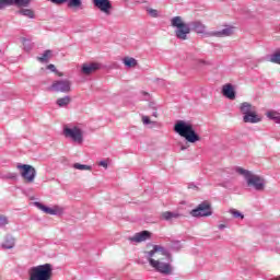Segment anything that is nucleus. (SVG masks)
Here are the masks:
<instances>
[{"instance_id": "37", "label": "nucleus", "mask_w": 280, "mask_h": 280, "mask_svg": "<svg viewBox=\"0 0 280 280\" xmlns=\"http://www.w3.org/2000/svg\"><path fill=\"white\" fill-rule=\"evenodd\" d=\"M153 117H159V113L156 112V109H154V112L152 113Z\"/></svg>"}, {"instance_id": "11", "label": "nucleus", "mask_w": 280, "mask_h": 280, "mask_svg": "<svg viewBox=\"0 0 280 280\" xmlns=\"http://www.w3.org/2000/svg\"><path fill=\"white\" fill-rule=\"evenodd\" d=\"M51 3L56 5H62V3H68V8H72L74 10H84V4L82 0H49Z\"/></svg>"}, {"instance_id": "33", "label": "nucleus", "mask_w": 280, "mask_h": 280, "mask_svg": "<svg viewBox=\"0 0 280 280\" xmlns=\"http://www.w3.org/2000/svg\"><path fill=\"white\" fill-rule=\"evenodd\" d=\"M149 108H151L152 110H156L158 108L156 103L154 102L149 103Z\"/></svg>"}, {"instance_id": "20", "label": "nucleus", "mask_w": 280, "mask_h": 280, "mask_svg": "<svg viewBox=\"0 0 280 280\" xmlns=\"http://www.w3.org/2000/svg\"><path fill=\"white\" fill-rule=\"evenodd\" d=\"M122 62H124L125 67H127L128 69H132V68L137 67V65H138L137 59H135L132 57H125L122 59Z\"/></svg>"}, {"instance_id": "10", "label": "nucleus", "mask_w": 280, "mask_h": 280, "mask_svg": "<svg viewBox=\"0 0 280 280\" xmlns=\"http://www.w3.org/2000/svg\"><path fill=\"white\" fill-rule=\"evenodd\" d=\"M49 91H54L55 93H70L71 92V81H69V80L54 81L49 88Z\"/></svg>"}, {"instance_id": "36", "label": "nucleus", "mask_w": 280, "mask_h": 280, "mask_svg": "<svg viewBox=\"0 0 280 280\" xmlns=\"http://www.w3.org/2000/svg\"><path fill=\"white\" fill-rule=\"evenodd\" d=\"M100 165L102 166V167H105V170L108 167V162L107 161H101L100 162Z\"/></svg>"}, {"instance_id": "19", "label": "nucleus", "mask_w": 280, "mask_h": 280, "mask_svg": "<svg viewBox=\"0 0 280 280\" xmlns=\"http://www.w3.org/2000/svg\"><path fill=\"white\" fill-rule=\"evenodd\" d=\"M163 220H166V222H170L172 220H178L180 218V213L178 212H172V211H165L161 214Z\"/></svg>"}, {"instance_id": "26", "label": "nucleus", "mask_w": 280, "mask_h": 280, "mask_svg": "<svg viewBox=\"0 0 280 280\" xmlns=\"http://www.w3.org/2000/svg\"><path fill=\"white\" fill-rule=\"evenodd\" d=\"M51 58V50H45L42 57L38 58L40 62H47Z\"/></svg>"}, {"instance_id": "38", "label": "nucleus", "mask_w": 280, "mask_h": 280, "mask_svg": "<svg viewBox=\"0 0 280 280\" xmlns=\"http://www.w3.org/2000/svg\"><path fill=\"white\" fill-rule=\"evenodd\" d=\"M275 122H276V124H280V114L278 115V117H276Z\"/></svg>"}, {"instance_id": "23", "label": "nucleus", "mask_w": 280, "mask_h": 280, "mask_svg": "<svg viewBox=\"0 0 280 280\" xmlns=\"http://www.w3.org/2000/svg\"><path fill=\"white\" fill-rule=\"evenodd\" d=\"M73 168L80 170L81 172H84V171L91 172V170H93L91 165L80 164V163H74Z\"/></svg>"}, {"instance_id": "5", "label": "nucleus", "mask_w": 280, "mask_h": 280, "mask_svg": "<svg viewBox=\"0 0 280 280\" xmlns=\"http://www.w3.org/2000/svg\"><path fill=\"white\" fill-rule=\"evenodd\" d=\"M240 112L243 115L244 124H259L261 121V116L257 114V107L248 102L240 105Z\"/></svg>"}, {"instance_id": "34", "label": "nucleus", "mask_w": 280, "mask_h": 280, "mask_svg": "<svg viewBox=\"0 0 280 280\" xmlns=\"http://www.w3.org/2000/svg\"><path fill=\"white\" fill-rule=\"evenodd\" d=\"M141 93L143 95L142 100H145L148 102V100H150V93H148V92H141Z\"/></svg>"}, {"instance_id": "14", "label": "nucleus", "mask_w": 280, "mask_h": 280, "mask_svg": "<svg viewBox=\"0 0 280 280\" xmlns=\"http://www.w3.org/2000/svg\"><path fill=\"white\" fill-rule=\"evenodd\" d=\"M93 3L95 8H98L101 12H104V14L110 15V10H113V4L110 3V0H93Z\"/></svg>"}, {"instance_id": "13", "label": "nucleus", "mask_w": 280, "mask_h": 280, "mask_svg": "<svg viewBox=\"0 0 280 280\" xmlns=\"http://www.w3.org/2000/svg\"><path fill=\"white\" fill-rule=\"evenodd\" d=\"M30 0H0V10L8 8V5H18L19 8H27Z\"/></svg>"}, {"instance_id": "40", "label": "nucleus", "mask_w": 280, "mask_h": 280, "mask_svg": "<svg viewBox=\"0 0 280 280\" xmlns=\"http://www.w3.org/2000/svg\"><path fill=\"white\" fill-rule=\"evenodd\" d=\"M59 77H62V73H58Z\"/></svg>"}, {"instance_id": "2", "label": "nucleus", "mask_w": 280, "mask_h": 280, "mask_svg": "<svg viewBox=\"0 0 280 280\" xmlns=\"http://www.w3.org/2000/svg\"><path fill=\"white\" fill-rule=\"evenodd\" d=\"M163 257L172 261V254L161 245H154L152 250L147 252V259L151 268H154V270L161 275H172L174 267H172L170 262L163 261Z\"/></svg>"}, {"instance_id": "18", "label": "nucleus", "mask_w": 280, "mask_h": 280, "mask_svg": "<svg viewBox=\"0 0 280 280\" xmlns=\"http://www.w3.org/2000/svg\"><path fill=\"white\" fill-rule=\"evenodd\" d=\"M15 242L16 241H15L14 236L7 235L4 237V242L2 243V248H4L5 250H10V249H12L14 247Z\"/></svg>"}, {"instance_id": "25", "label": "nucleus", "mask_w": 280, "mask_h": 280, "mask_svg": "<svg viewBox=\"0 0 280 280\" xmlns=\"http://www.w3.org/2000/svg\"><path fill=\"white\" fill-rule=\"evenodd\" d=\"M270 62H273V65H280V50H276L270 56Z\"/></svg>"}, {"instance_id": "1", "label": "nucleus", "mask_w": 280, "mask_h": 280, "mask_svg": "<svg viewBox=\"0 0 280 280\" xmlns=\"http://www.w3.org/2000/svg\"><path fill=\"white\" fill-rule=\"evenodd\" d=\"M171 27L175 28L174 34L178 40H187V37L192 32L196 34H205L208 37L214 36L215 38H226V36H232L233 27L228 26L221 31L207 32V26L200 21H194L187 24L182 16L177 15L171 19Z\"/></svg>"}, {"instance_id": "21", "label": "nucleus", "mask_w": 280, "mask_h": 280, "mask_svg": "<svg viewBox=\"0 0 280 280\" xmlns=\"http://www.w3.org/2000/svg\"><path fill=\"white\" fill-rule=\"evenodd\" d=\"M56 104L59 105L60 108H65V106H69V104H71V97L65 96V97L58 98Z\"/></svg>"}, {"instance_id": "29", "label": "nucleus", "mask_w": 280, "mask_h": 280, "mask_svg": "<svg viewBox=\"0 0 280 280\" xmlns=\"http://www.w3.org/2000/svg\"><path fill=\"white\" fill-rule=\"evenodd\" d=\"M279 113H277V112H268L267 113V117L269 118V119H272V121H275L276 119H277V117H279Z\"/></svg>"}, {"instance_id": "9", "label": "nucleus", "mask_w": 280, "mask_h": 280, "mask_svg": "<svg viewBox=\"0 0 280 280\" xmlns=\"http://www.w3.org/2000/svg\"><path fill=\"white\" fill-rule=\"evenodd\" d=\"M18 170H21V176L27 183H34L36 178V168L30 164H19Z\"/></svg>"}, {"instance_id": "35", "label": "nucleus", "mask_w": 280, "mask_h": 280, "mask_svg": "<svg viewBox=\"0 0 280 280\" xmlns=\"http://www.w3.org/2000/svg\"><path fill=\"white\" fill-rule=\"evenodd\" d=\"M7 178H11L12 180H14V178H16V173H9L7 175Z\"/></svg>"}, {"instance_id": "7", "label": "nucleus", "mask_w": 280, "mask_h": 280, "mask_svg": "<svg viewBox=\"0 0 280 280\" xmlns=\"http://www.w3.org/2000/svg\"><path fill=\"white\" fill-rule=\"evenodd\" d=\"M63 136L66 137V139H71V141L78 143L79 145H82V143H84V132H82V129H80L79 127H65Z\"/></svg>"}, {"instance_id": "3", "label": "nucleus", "mask_w": 280, "mask_h": 280, "mask_svg": "<svg viewBox=\"0 0 280 280\" xmlns=\"http://www.w3.org/2000/svg\"><path fill=\"white\" fill-rule=\"evenodd\" d=\"M174 132L186 139L188 143H196L197 141H200V136L196 133V129H194L191 121L177 120L174 125Z\"/></svg>"}, {"instance_id": "6", "label": "nucleus", "mask_w": 280, "mask_h": 280, "mask_svg": "<svg viewBox=\"0 0 280 280\" xmlns=\"http://www.w3.org/2000/svg\"><path fill=\"white\" fill-rule=\"evenodd\" d=\"M30 280H51L54 269L50 264L32 267L28 270Z\"/></svg>"}, {"instance_id": "30", "label": "nucleus", "mask_w": 280, "mask_h": 280, "mask_svg": "<svg viewBox=\"0 0 280 280\" xmlns=\"http://www.w3.org/2000/svg\"><path fill=\"white\" fill-rule=\"evenodd\" d=\"M8 223H9L8 217L0 214V226L3 228L5 225H8Z\"/></svg>"}, {"instance_id": "12", "label": "nucleus", "mask_w": 280, "mask_h": 280, "mask_svg": "<svg viewBox=\"0 0 280 280\" xmlns=\"http://www.w3.org/2000/svg\"><path fill=\"white\" fill-rule=\"evenodd\" d=\"M100 69H102V63H97V62L83 63L81 66V73L82 75H91L92 73H95V71H100Z\"/></svg>"}, {"instance_id": "15", "label": "nucleus", "mask_w": 280, "mask_h": 280, "mask_svg": "<svg viewBox=\"0 0 280 280\" xmlns=\"http://www.w3.org/2000/svg\"><path fill=\"white\" fill-rule=\"evenodd\" d=\"M35 207H37V209H40V211H44V213H47L48 215H58V213H60V208H58V206H55L54 208H49L36 201Z\"/></svg>"}, {"instance_id": "24", "label": "nucleus", "mask_w": 280, "mask_h": 280, "mask_svg": "<svg viewBox=\"0 0 280 280\" xmlns=\"http://www.w3.org/2000/svg\"><path fill=\"white\" fill-rule=\"evenodd\" d=\"M19 14H22V16H27V19H34V11H32V9H22L19 11Z\"/></svg>"}, {"instance_id": "27", "label": "nucleus", "mask_w": 280, "mask_h": 280, "mask_svg": "<svg viewBox=\"0 0 280 280\" xmlns=\"http://www.w3.org/2000/svg\"><path fill=\"white\" fill-rule=\"evenodd\" d=\"M147 12L152 19H159V11L156 9H147Z\"/></svg>"}, {"instance_id": "8", "label": "nucleus", "mask_w": 280, "mask_h": 280, "mask_svg": "<svg viewBox=\"0 0 280 280\" xmlns=\"http://www.w3.org/2000/svg\"><path fill=\"white\" fill-rule=\"evenodd\" d=\"M190 215L192 218H209V215H213L211 203L208 201L201 202L196 209L191 210Z\"/></svg>"}, {"instance_id": "32", "label": "nucleus", "mask_w": 280, "mask_h": 280, "mask_svg": "<svg viewBox=\"0 0 280 280\" xmlns=\"http://www.w3.org/2000/svg\"><path fill=\"white\" fill-rule=\"evenodd\" d=\"M47 69L52 71V73H57V71H58V70H56V66H54L52 63L48 65Z\"/></svg>"}, {"instance_id": "4", "label": "nucleus", "mask_w": 280, "mask_h": 280, "mask_svg": "<svg viewBox=\"0 0 280 280\" xmlns=\"http://www.w3.org/2000/svg\"><path fill=\"white\" fill-rule=\"evenodd\" d=\"M235 171L241 176H244L247 187H253L255 191H264V189H266V179H264L261 176L255 175L253 172L242 167H236Z\"/></svg>"}, {"instance_id": "22", "label": "nucleus", "mask_w": 280, "mask_h": 280, "mask_svg": "<svg viewBox=\"0 0 280 280\" xmlns=\"http://www.w3.org/2000/svg\"><path fill=\"white\" fill-rule=\"evenodd\" d=\"M21 40H22V45L26 51H32V49H34V43H32V40H30L25 37H23Z\"/></svg>"}, {"instance_id": "31", "label": "nucleus", "mask_w": 280, "mask_h": 280, "mask_svg": "<svg viewBox=\"0 0 280 280\" xmlns=\"http://www.w3.org/2000/svg\"><path fill=\"white\" fill-rule=\"evenodd\" d=\"M142 124H144V126H148L152 124V120H150V117L148 116H142Z\"/></svg>"}, {"instance_id": "28", "label": "nucleus", "mask_w": 280, "mask_h": 280, "mask_svg": "<svg viewBox=\"0 0 280 280\" xmlns=\"http://www.w3.org/2000/svg\"><path fill=\"white\" fill-rule=\"evenodd\" d=\"M230 213L233 215V218H241V220H244V215L238 210L231 209Z\"/></svg>"}, {"instance_id": "16", "label": "nucleus", "mask_w": 280, "mask_h": 280, "mask_svg": "<svg viewBox=\"0 0 280 280\" xmlns=\"http://www.w3.org/2000/svg\"><path fill=\"white\" fill-rule=\"evenodd\" d=\"M145 240H150V232L148 231L136 233L132 237H129L130 242H136L137 244L145 242Z\"/></svg>"}, {"instance_id": "39", "label": "nucleus", "mask_w": 280, "mask_h": 280, "mask_svg": "<svg viewBox=\"0 0 280 280\" xmlns=\"http://www.w3.org/2000/svg\"><path fill=\"white\" fill-rule=\"evenodd\" d=\"M219 229H220V231H222V230L226 229V225L220 224V225H219Z\"/></svg>"}, {"instance_id": "17", "label": "nucleus", "mask_w": 280, "mask_h": 280, "mask_svg": "<svg viewBox=\"0 0 280 280\" xmlns=\"http://www.w3.org/2000/svg\"><path fill=\"white\" fill-rule=\"evenodd\" d=\"M222 94L224 97H228V100H235V88H233L231 83H228L223 85Z\"/></svg>"}]
</instances>
